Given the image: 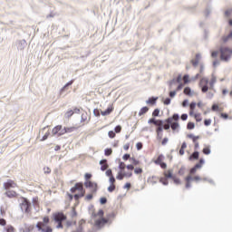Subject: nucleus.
<instances>
[{"instance_id":"nucleus-1","label":"nucleus","mask_w":232,"mask_h":232,"mask_svg":"<svg viewBox=\"0 0 232 232\" xmlns=\"http://www.w3.org/2000/svg\"><path fill=\"white\" fill-rule=\"evenodd\" d=\"M217 82V77L212 76L210 81L208 78H201L199 81V88L202 93H208V90H213Z\"/></svg>"},{"instance_id":"nucleus-2","label":"nucleus","mask_w":232,"mask_h":232,"mask_svg":"<svg viewBox=\"0 0 232 232\" xmlns=\"http://www.w3.org/2000/svg\"><path fill=\"white\" fill-rule=\"evenodd\" d=\"M17 188V184L13 179H7L6 182H4V189H5V196L8 198H15L17 197V192L14 189Z\"/></svg>"},{"instance_id":"nucleus-3","label":"nucleus","mask_w":232,"mask_h":232,"mask_svg":"<svg viewBox=\"0 0 232 232\" xmlns=\"http://www.w3.org/2000/svg\"><path fill=\"white\" fill-rule=\"evenodd\" d=\"M78 191V194L74 195V199L79 200V198H82L84 195H86V190H84V186L82 182H78L71 188V193H75Z\"/></svg>"},{"instance_id":"nucleus-4","label":"nucleus","mask_w":232,"mask_h":232,"mask_svg":"<svg viewBox=\"0 0 232 232\" xmlns=\"http://www.w3.org/2000/svg\"><path fill=\"white\" fill-rule=\"evenodd\" d=\"M46 224H50V218L48 216L44 217L43 222L40 221L36 224V227H37L38 231L53 232V229H52V227H50V226L46 227Z\"/></svg>"},{"instance_id":"nucleus-5","label":"nucleus","mask_w":232,"mask_h":232,"mask_svg":"<svg viewBox=\"0 0 232 232\" xmlns=\"http://www.w3.org/2000/svg\"><path fill=\"white\" fill-rule=\"evenodd\" d=\"M53 218L54 222H56V229H63L64 226L63 225V222L66 220L67 217L64 215L63 212H55L53 214Z\"/></svg>"},{"instance_id":"nucleus-6","label":"nucleus","mask_w":232,"mask_h":232,"mask_svg":"<svg viewBox=\"0 0 232 232\" xmlns=\"http://www.w3.org/2000/svg\"><path fill=\"white\" fill-rule=\"evenodd\" d=\"M93 218H97L99 217V219L95 221L96 227H102L105 224H108V219L102 218L104 217V210L100 209L98 213L92 214Z\"/></svg>"},{"instance_id":"nucleus-7","label":"nucleus","mask_w":232,"mask_h":232,"mask_svg":"<svg viewBox=\"0 0 232 232\" xmlns=\"http://www.w3.org/2000/svg\"><path fill=\"white\" fill-rule=\"evenodd\" d=\"M179 114H173L172 117L168 118L165 122H168V124H170V128L172 130L177 131L179 128H180V125L179 124Z\"/></svg>"},{"instance_id":"nucleus-8","label":"nucleus","mask_w":232,"mask_h":232,"mask_svg":"<svg viewBox=\"0 0 232 232\" xmlns=\"http://www.w3.org/2000/svg\"><path fill=\"white\" fill-rule=\"evenodd\" d=\"M20 208L24 213H32V203L26 198H21Z\"/></svg>"},{"instance_id":"nucleus-9","label":"nucleus","mask_w":232,"mask_h":232,"mask_svg":"<svg viewBox=\"0 0 232 232\" xmlns=\"http://www.w3.org/2000/svg\"><path fill=\"white\" fill-rule=\"evenodd\" d=\"M232 55V49L227 47L220 48V59L221 61H229Z\"/></svg>"},{"instance_id":"nucleus-10","label":"nucleus","mask_w":232,"mask_h":232,"mask_svg":"<svg viewBox=\"0 0 232 232\" xmlns=\"http://www.w3.org/2000/svg\"><path fill=\"white\" fill-rule=\"evenodd\" d=\"M165 157L162 154H160L156 160H153L154 164L157 166H160L161 169H166L168 168V164L164 162Z\"/></svg>"},{"instance_id":"nucleus-11","label":"nucleus","mask_w":232,"mask_h":232,"mask_svg":"<svg viewBox=\"0 0 232 232\" xmlns=\"http://www.w3.org/2000/svg\"><path fill=\"white\" fill-rule=\"evenodd\" d=\"M191 180H195V182H198L199 180H202V179L199 176L191 177V175H188L185 178L186 185L185 188L187 189H189L191 188Z\"/></svg>"},{"instance_id":"nucleus-12","label":"nucleus","mask_w":232,"mask_h":232,"mask_svg":"<svg viewBox=\"0 0 232 232\" xmlns=\"http://www.w3.org/2000/svg\"><path fill=\"white\" fill-rule=\"evenodd\" d=\"M131 177H133V172H131V171L126 172V171H121L120 170L118 172V175H117L116 179L118 180H122L124 178L130 179Z\"/></svg>"},{"instance_id":"nucleus-13","label":"nucleus","mask_w":232,"mask_h":232,"mask_svg":"<svg viewBox=\"0 0 232 232\" xmlns=\"http://www.w3.org/2000/svg\"><path fill=\"white\" fill-rule=\"evenodd\" d=\"M129 169V171H132L133 169H135V167H133V165L130 164L126 166V163L120 161L119 162V169L120 171H126L125 169Z\"/></svg>"},{"instance_id":"nucleus-14","label":"nucleus","mask_w":232,"mask_h":232,"mask_svg":"<svg viewBox=\"0 0 232 232\" xmlns=\"http://www.w3.org/2000/svg\"><path fill=\"white\" fill-rule=\"evenodd\" d=\"M84 186H85V188H90V189H92V193H97V189H98L97 183L92 182V181H85Z\"/></svg>"},{"instance_id":"nucleus-15","label":"nucleus","mask_w":232,"mask_h":232,"mask_svg":"<svg viewBox=\"0 0 232 232\" xmlns=\"http://www.w3.org/2000/svg\"><path fill=\"white\" fill-rule=\"evenodd\" d=\"M75 130H79V127H65L60 131V135H66V133H73Z\"/></svg>"},{"instance_id":"nucleus-16","label":"nucleus","mask_w":232,"mask_h":232,"mask_svg":"<svg viewBox=\"0 0 232 232\" xmlns=\"http://www.w3.org/2000/svg\"><path fill=\"white\" fill-rule=\"evenodd\" d=\"M113 110H115V107H113V104H111L105 111H101V115H102V117H106L112 113Z\"/></svg>"},{"instance_id":"nucleus-17","label":"nucleus","mask_w":232,"mask_h":232,"mask_svg":"<svg viewBox=\"0 0 232 232\" xmlns=\"http://www.w3.org/2000/svg\"><path fill=\"white\" fill-rule=\"evenodd\" d=\"M157 140H162V137L164 136L162 126L156 128Z\"/></svg>"},{"instance_id":"nucleus-18","label":"nucleus","mask_w":232,"mask_h":232,"mask_svg":"<svg viewBox=\"0 0 232 232\" xmlns=\"http://www.w3.org/2000/svg\"><path fill=\"white\" fill-rule=\"evenodd\" d=\"M149 124H154V126H157L159 128L162 126L164 122L161 120H156L154 118H151L149 120Z\"/></svg>"},{"instance_id":"nucleus-19","label":"nucleus","mask_w":232,"mask_h":232,"mask_svg":"<svg viewBox=\"0 0 232 232\" xmlns=\"http://www.w3.org/2000/svg\"><path fill=\"white\" fill-rule=\"evenodd\" d=\"M61 131H63V125H57L52 130L53 135H58V137H61L62 135L60 134Z\"/></svg>"},{"instance_id":"nucleus-20","label":"nucleus","mask_w":232,"mask_h":232,"mask_svg":"<svg viewBox=\"0 0 232 232\" xmlns=\"http://www.w3.org/2000/svg\"><path fill=\"white\" fill-rule=\"evenodd\" d=\"M100 165H101V170L102 171H106V169H108V168H110V166L108 165V160H102L100 161Z\"/></svg>"},{"instance_id":"nucleus-21","label":"nucleus","mask_w":232,"mask_h":232,"mask_svg":"<svg viewBox=\"0 0 232 232\" xmlns=\"http://www.w3.org/2000/svg\"><path fill=\"white\" fill-rule=\"evenodd\" d=\"M157 101H159V97H150L147 100L146 104L155 106V104H157Z\"/></svg>"},{"instance_id":"nucleus-22","label":"nucleus","mask_w":232,"mask_h":232,"mask_svg":"<svg viewBox=\"0 0 232 232\" xmlns=\"http://www.w3.org/2000/svg\"><path fill=\"white\" fill-rule=\"evenodd\" d=\"M81 122H82V126H84V124H88L90 122V119H88V113L82 114Z\"/></svg>"},{"instance_id":"nucleus-23","label":"nucleus","mask_w":232,"mask_h":232,"mask_svg":"<svg viewBox=\"0 0 232 232\" xmlns=\"http://www.w3.org/2000/svg\"><path fill=\"white\" fill-rule=\"evenodd\" d=\"M195 108H197V103L195 102H192L190 104H189V116L190 117H193V114L195 113Z\"/></svg>"},{"instance_id":"nucleus-24","label":"nucleus","mask_w":232,"mask_h":232,"mask_svg":"<svg viewBox=\"0 0 232 232\" xmlns=\"http://www.w3.org/2000/svg\"><path fill=\"white\" fill-rule=\"evenodd\" d=\"M163 176L166 179H173L175 176H173V170L168 169L163 172Z\"/></svg>"},{"instance_id":"nucleus-25","label":"nucleus","mask_w":232,"mask_h":232,"mask_svg":"<svg viewBox=\"0 0 232 232\" xmlns=\"http://www.w3.org/2000/svg\"><path fill=\"white\" fill-rule=\"evenodd\" d=\"M184 95H187L188 97H193L194 92L191 91V88L186 87L183 91Z\"/></svg>"},{"instance_id":"nucleus-26","label":"nucleus","mask_w":232,"mask_h":232,"mask_svg":"<svg viewBox=\"0 0 232 232\" xmlns=\"http://www.w3.org/2000/svg\"><path fill=\"white\" fill-rule=\"evenodd\" d=\"M212 111H219L222 112L224 111V107H220L218 104H213L211 107Z\"/></svg>"},{"instance_id":"nucleus-27","label":"nucleus","mask_w":232,"mask_h":232,"mask_svg":"<svg viewBox=\"0 0 232 232\" xmlns=\"http://www.w3.org/2000/svg\"><path fill=\"white\" fill-rule=\"evenodd\" d=\"M192 117H194L196 122H202V114L200 113H193Z\"/></svg>"},{"instance_id":"nucleus-28","label":"nucleus","mask_w":232,"mask_h":232,"mask_svg":"<svg viewBox=\"0 0 232 232\" xmlns=\"http://www.w3.org/2000/svg\"><path fill=\"white\" fill-rule=\"evenodd\" d=\"M148 111H150V108H148V107H142L140 110V111H139V116L140 117H142V115H144V114H146V113H148Z\"/></svg>"},{"instance_id":"nucleus-29","label":"nucleus","mask_w":232,"mask_h":232,"mask_svg":"<svg viewBox=\"0 0 232 232\" xmlns=\"http://www.w3.org/2000/svg\"><path fill=\"white\" fill-rule=\"evenodd\" d=\"M199 61H200V54H196V59L195 60H191V64L193 66H198Z\"/></svg>"},{"instance_id":"nucleus-30","label":"nucleus","mask_w":232,"mask_h":232,"mask_svg":"<svg viewBox=\"0 0 232 232\" xmlns=\"http://www.w3.org/2000/svg\"><path fill=\"white\" fill-rule=\"evenodd\" d=\"M198 160V151H196L189 156V160Z\"/></svg>"},{"instance_id":"nucleus-31","label":"nucleus","mask_w":232,"mask_h":232,"mask_svg":"<svg viewBox=\"0 0 232 232\" xmlns=\"http://www.w3.org/2000/svg\"><path fill=\"white\" fill-rule=\"evenodd\" d=\"M187 148H188V144H186V142H183L179 150V155H184V150H186Z\"/></svg>"},{"instance_id":"nucleus-32","label":"nucleus","mask_w":232,"mask_h":232,"mask_svg":"<svg viewBox=\"0 0 232 232\" xmlns=\"http://www.w3.org/2000/svg\"><path fill=\"white\" fill-rule=\"evenodd\" d=\"M160 182H161V184H163L164 186H168L169 184L168 178H166L165 176L163 178H160Z\"/></svg>"},{"instance_id":"nucleus-33","label":"nucleus","mask_w":232,"mask_h":232,"mask_svg":"<svg viewBox=\"0 0 232 232\" xmlns=\"http://www.w3.org/2000/svg\"><path fill=\"white\" fill-rule=\"evenodd\" d=\"M133 169H134L135 175H142L143 173L142 168H135Z\"/></svg>"},{"instance_id":"nucleus-34","label":"nucleus","mask_w":232,"mask_h":232,"mask_svg":"<svg viewBox=\"0 0 232 232\" xmlns=\"http://www.w3.org/2000/svg\"><path fill=\"white\" fill-rule=\"evenodd\" d=\"M111 153H113V150H111V149H105L104 155L106 157H110V155H111Z\"/></svg>"},{"instance_id":"nucleus-35","label":"nucleus","mask_w":232,"mask_h":232,"mask_svg":"<svg viewBox=\"0 0 232 232\" xmlns=\"http://www.w3.org/2000/svg\"><path fill=\"white\" fill-rule=\"evenodd\" d=\"M131 160H132V164H130L131 166H139L140 164V161L135 158H132Z\"/></svg>"},{"instance_id":"nucleus-36","label":"nucleus","mask_w":232,"mask_h":232,"mask_svg":"<svg viewBox=\"0 0 232 232\" xmlns=\"http://www.w3.org/2000/svg\"><path fill=\"white\" fill-rule=\"evenodd\" d=\"M33 204L34 207L39 206V198L38 197H35L33 198Z\"/></svg>"},{"instance_id":"nucleus-37","label":"nucleus","mask_w":232,"mask_h":232,"mask_svg":"<svg viewBox=\"0 0 232 232\" xmlns=\"http://www.w3.org/2000/svg\"><path fill=\"white\" fill-rule=\"evenodd\" d=\"M183 82H184V84H188V82H189V75L185 74L183 76Z\"/></svg>"},{"instance_id":"nucleus-38","label":"nucleus","mask_w":232,"mask_h":232,"mask_svg":"<svg viewBox=\"0 0 232 232\" xmlns=\"http://www.w3.org/2000/svg\"><path fill=\"white\" fill-rule=\"evenodd\" d=\"M85 182H91L90 179H92V174L90 173H85L84 175Z\"/></svg>"},{"instance_id":"nucleus-39","label":"nucleus","mask_w":232,"mask_h":232,"mask_svg":"<svg viewBox=\"0 0 232 232\" xmlns=\"http://www.w3.org/2000/svg\"><path fill=\"white\" fill-rule=\"evenodd\" d=\"M65 115H66V117H67L68 119H70V117H72V116L73 115V110H69V111H67L66 113H65Z\"/></svg>"},{"instance_id":"nucleus-40","label":"nucleus","mask_w":232,"mask_h":232,"mask_svg":"<svg viewBox=\"0 0 232 232\" xmlns=\"http://www.w3.org/2000/svg\"><path fill=\"white\" fill-rule=\"evenodd\" d=\"M108 136L110 137V139H115V136H116L115 131L110 130L108 132Z\"/></svg>"},{"instance_id":"nucleus-41","label":"nucleus","mask_w":232,"mask_h":232,"mask_svg":"<svg viewBox=\"0 0 232 232\" xmlns=\"http://www.w3.org/2000/svg\"><path fill=\"white\" fill-rule=\"evenodd\" d=\"M160 111L159 109H155L152 112V117H159Z\"/></svg>"},{"instance_id":"nucleus-42","label":"nucleus","mask_w":232,"mask_h":232,"mask_svg":"<svg viewBox=\"0 0 232 232\" xmlns=\"http://www.w3.org/2000/svg\"><path fill=\"white\" fill-rule=\"evenodd\" d=\"M115 133H121L122 131V127L121 125H118L114 129Z\"/></svg>"},{"instance_id":"nucleus-43","label":"nucleus","mask_w":232,"mask_h":232,"mask_svg":"<svg viewBox=\"0 0 232 232\" xmlns=\"http://www.w3.org/2000/svg\"><path fill=\"white\" fill-rule=\"evenodd\" d=\"M188 130H194L195 129V123L188 122L187 125Z\"/></svg>"},{"instance_id":"nucleus-44","label":"nucleus","mask_w":232,"mask_h":232,"mask_svg":"<svg viewBox=\"0 0 232 232\" xmlns=\"http://www.w3.org/2000/svg\"><path fill=\"white\" fill-rule=\"evenodd\" d=\"M203 153L205 155H209V153H211V150H209V148L206 147L203 149Z\"/></svg>"},{"instance_id":"nucleus-45","label":"nucleus","mask_w":232,"mask_h":232,"mask_svg":"<svg viewBox=\"0 0 232 232\" xmlns=\"http://www.w3.org/2000/svg\"><path fill=\"white\" fill-rule=\"evenodd\" d=\"M108 191L110 193H113V191H115V185L111 184V186L108 188Z\"/></svg>"},{"instance_id":"nucleus-46","label":"nucleus","mask_w":232,"mask_h":232,"mask_svg":"<svg viewBox=\"0 0 232 232\" xmlns=\"http://www.w3.org/2000/svg\"><path fill=\"white\" fill-rule=\"evenodd\" d=\"M189 138L192 139L194 143L197 142V140H198L200 139V137L193 136V135H190Z\"/></svg>"},{"instance_id":"nucleus-47","label":"nucleus","mask_w":232,"mask_h":232,"mask_svg":"<svg viewBox=\"0 0 232 232\" xmlns=\"http://www.w3.org/2000/svg\"><path fill=\"white\" fill-rule=\"evenodd\" d=\"M163 104H165L166 106L171 104V99L166 98L165 101L163 102Z\"/></svg>"},{"instance_id":"nucleus-48","label":"nucleus","mask_w":232,"mask_h":232,"mask_svg":"<svg viewBox=\"0 0 232 232\" xmlns=\"http://www.w3.org/2000/svg\"><path fill=\"white\" fill-rule=\"evenodd\" d=\"M6 232H15V228H14L12 226H8L6 227Z\"/></svg>"},{"instance_id":"nucleus-49","label":"nucleus","mask_w":232,"mask_h":232,"mask_svg":"<svg viewBox=\"0 0 232 232\" xmlns=\"http://www.w3.org/2000/svg\"><path fill=\"white\" fill-rule=\"evenodd\" d=\"M231 37H232V32L227 37H223L224 43H227V41H229Z\"/></svg>"},{"instance_id":"nucleus-50","label":"nucleus","mask_w":232,"mask_h":232,"mask_svg":"<svg viewBox=\"0 0 232 232\" xmlns=\"http://www.w3.org/2000/svg\"><path fill=\"white\" fill-rule=\"evenodd\" d=\"M105 173L107 177H113V172L111 171V169H107Z\"/></svg>"},{"instance_id":"nucleus-51","label":"nucleus","mask_w":232,"mask_h":232,"mask_svg":"<svg viewBox=\"0 0 232 232\" xmlns=\"http://www.w3.org/2000/svg\"><path fill=\"white\" fill-rule=\"evenodd\" d=\"M172 179L173 182L176 183L177 185L180 184V179L174 176Z\"/></svg>"},{"instance_id":"nucleus-52","label":"nucleus","mask_w":232,"mask_h":232,"mask_svg":"<svg viewBox=\"0 0 232 232\" xmlns=\"http://www.w3.org/2000/svg\"><path fill=\"white\" fill-rule=\"evenodd\" d=\"M205 126H211V119H208L204 121Z\"/></svg>"},{"instance_id":"nucleus-53","label":"nucleus","mask_w":232,"mask_h":232,"mask_svg":"<svg viewBox=\"0 0 232 232\" xmlns=\"http://www.w3.org/2000/svg\"><path fill=\"white\" fill-rule=\"evenodd\" d=\"M179 175H184V173H186V169L185 168H180L179 170Z\"/></svg>"},{"instance_id":"nucleus-54","label":"nucleus","mask_w":232,"mask_h":232,"mask_svg":"<svg viewBox=\"0 0 232 232\" xmlns=\"http://www.w3.org/2000/svg\"><path fill=\"white\" fill-rule=\"evenodd\" d=\"M220 117H221V119H229V115H227V113H224V112H221L220 113Z\"/></svg>"},{"instance_id":"nucleus-55","label":"nucleus","mask_w":232,"mask_h":232,"mask_svg":"<svg viewBox=\"0 0 232 232\" xmlns=\"http://www.w3.org/2000/svg\"><path fill=\"white\" fill-rule=\"evenodd\" d=\"M44 173H46L47 175L50 174V173H52V169H51L49 167H45V168L44 169Z\"/></svg>"},{"instance_id":"nucleus-56","label":"nucleus","mask_w":232,"mask_h":232,"mask_svg":"<svg viewBox=\"0 0 232 232\" xmlns=\"http://www.w3.org/2000/svg\"><path fill=\"white\" fill-rule=\"evenodd\" d=\"M72 112H73V114H74V113L79 114V113H81V109H79V108H77V107H74L73 110H72Z\"/></svg>"},{"instance_id":"nucleus-57","label":"nucleus","mask_w":232,"mask_h":232,"mask_svg":"<svg viewBox=\"0 0 232 232\" xmlns=\"http://www.w3.org/2000/svg\"><path fill=\"white\" fill-rule=\"evenodd\" d=\"M136 148H137L138 150H142V142H138V143L136 144Z\"/></svg>"},{"instance_id":"nucleus-58","label":"nucleus","mask_w":232,"mask_h":232,"mask_svg":"<svg viewBox=\"0 0 232 232\" xmlns=\"http://www.w3.org/2000/svg\"><path fill=\"white\" fill-rule=\"evenodd\" d=\"M169 128H171V124L170 123L167 122L166 124L163 125V129L164 130H169Z\"/></svg>"},{"instance_id":"nucleus-59","label":"nucleus","mask_w":232,"mask_h":232,"mask_svg":"<svg viewBox=\"0 0 232 232\" xmlns=\"http://www.w3.org/2000/svg\"><path fill=\"white\" fill-rule=\"evenodd\" d=\"M0 226H6V220L5 218H0Z\"/></svg>"},{"instance_id":"nucleus-60","label":"nucleus","mask_w":232,"mask_h":232,"mask_svg":"<svg viewBox=\"0 0 232 232\" xmlns=\"http://www.w3.org/2000/svg\"><path fill=\"white\" fill-rule=\"evenodd\" d=\"M48 137H50V132L45 133L43 138L42 140H46V139H48Z\"/></svg>"},{"instance_id":"nucleus-61","label":"nucleus","mask_w":232,"mask_h":232,"mask_svg":"<svg viewBox=\"0 0 232 232\" xmlns=\"http://www.w3.org/2000/svg\"><path fill=\"white\" fill-rule=\"evenodd\" d=\"M195 173H197V168L194 167V168H192V169H190V174H189V175H190V176H191V175H195Z\"/></svg>"},{"instance_id":"nucleus-62","label":"nucleus","mask_w":232,"mask_h":232,"mask_svg":"<svg viewBox=\"0 0 232 232\" xmlns=\"http://www.w3.org/2000/svg\"><path fill=\"white\" fill-rule=\"evenodd\" d=\"M100 202L101 204H106V202H108V199H106V198H101Z\"/></svg>"},{"instance_id":"nucleus-63","label":"nucleus","mask_w":232,"mask_h":232,"mask_svg":"<svg viewBox=\"0 0 232 232\" xmlns=\"http://www.w3.org/2000/svg\"><path fill=\"white\" fill-rule=\"evenodd\" d=\"M110 182H111V184L115 185V177L111 176L110 178Z\"/></svg>"},{"instance_id":"nucleus-64","label":"nucleus","mask_w":232,"mask_h":232,"mask_svg":"<svg viewBox=\"0 0 232 232\" xmlns=\"http://www.w3.org/2000/svg\"><path fill=\"white\" fill-rule=\"evenodd\" d=\"M181 121H188V114H182Z\"/></svg>"}]
</instances>
